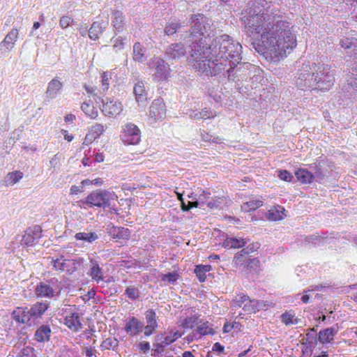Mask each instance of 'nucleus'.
Instances as JSON below:
<instances>
[{
  "mask_svg": "<svg viewBox=\"0 0 357 357\" xmlns=\"http://www.w3.org/2000/svg\"><path fill=\"white\" fill-rule=\"evenodd\" d=\"M241 20L249 35L261 33L252 43L255 50L266 59L277 62L296 46L294 26L279 10H266L257 1H249L242 13Z\"/></svg>",
  "mask_w": 357,
  "mask_h": 357,
  "instance_id": "nucleus-2",
  "label": "nucleus"
},
{
  "mask_svg": "<svg viewBox=\"0 0 357 357\" xmlns=\"http://www.w3.org/2000/svg\"><path fill=\"white\" fill-rule=\"evenodd\" d=\"M96 138L91 134L89 131L86 135L83 144L84 145H89L91 144L93 141H94Z\"/></svg>",
  "mask_w": 357,
  "mask_h": 357,
  "instance_id": "nucleus-64",
  "label": "nucleus"
},
{
  "mask_svg": "<svg viewBox=\"0 0 357 357\" xmlns=\"http://www.w3.org/2000/svg\"><path fill=\"white\" fill-rule=\"evenodd\" d=\"M124 329L130 336H137L142 332L144 333V322L135 317H131L126 323Z\"/></svg>",
  "mask_w": 357,
  "mask_h": 357,
  "instance_id": "nucleus-17",
  "label": "nucleus"
},
{
  "mask_svg": "<svg viewBox=\"0 0 357 357\" xmlns=\"http://www.w3.org/2000/svg\"><path fill=\"white\" fill-rule=\"evenodd\" d=\"M23 177V173L20 171H15L8 173L5 177V183L7 186L13 185L18 182Z\"/></svg>",
  "mask_w": 357,
  "mask_h": 357,
  "instance_id": "nucleus-35",
  "label": "nucleus"
},
{
  "mask_svg": "<svg viewBox=\"0 0 357 357\" xmlns=\"http://www.w3.org/2000/svg\"><path fill=\"white\" fill-rule=\"evenodd\" d=\"M75 238L77 241L92 243L99 238V236L94 231L78 232L75 235Z\"/></svg>",
  "mask_w": 357,
  "mask_h": 357,
  "instance_id": "nucleus-31",
  "label": "nucleus"
},
{
  "mask_svg": "<svg viewBox=\"0 0 357 357\" xmlns=\"http://www.w3.org/2000/svg\"><path fill=\"white\" fill-rule=\"evenodd\" d=\"M181 27V23L174 20L166 24L164 32L167 36H170L178 31Z\"/></svg>",
  "mask_w": 357,
  "mask_h": 357,
  "instance_id": "nucleus-36",
  "label": "nucleus"
},
{
  "mask_svg": "<svg viewBox=\"0 0 357 357\" xmlns=\"http://www.w3.org/2000/svg\"><path fill=\"white\" fill-rule=\"evenodd\" d=\"M126 40V38L119 36L116 38V40L114 41V47L119 50H122L124 47V45Z\"/></svg>",
  "mask_w": 357,
  "mask_h": 357,
  "instance_id": "nucleus-57",
  "label": "nucleus"
},
{
  "mask_svg": "<svg viewBox=\"0 0 357 357\" xmlns=\"http://www.w3.org/2000/svg\"><path fill=\"white\" fill-rule=\"evenodd\" d=\"M281 321L285 325L296 324H298V319H294V315L285 312L281 315Z\"/></svg>",
  "mask_w": 357,
  "mask_h": 357,
  "instance_id": "nucleus-46",
  "label": "nucleus"
},
{
  "mask_svg": "<svg viewBox=\"0 0 357 357\" xmlns=\"http://www.w3.org/2000/svg\"><path fill=\"white\" fill-rule=\"evenodd\" d=\"M260 266L261 263L258 258H249L243 266L250 272L257 273L260 271Z\"/></svg>",
  "mask_w": 357,
  "mask_h": 357,
  "instance_id": "nucleus-38",
  "label": "nucleus"
},
{
  "mask_svg": "<svg viewBox=\"0 0 357 357\" xmlns=\"http://www.w3.org/2000/svg\"><path fill=\"white\" fill-rule=\"evenodd\" d=\"M285 211V209L280 206H278L275 209L269 210L267 213V218L270 220L276 221L280 220L283 218L282 215L280 214L281 213Z\"/></svg>",
  "mask_w": 357,
  "mask_h": 357,
  "instance_id": "nucleus-39",
  "label": "nucleus"
},
{
  "mask_svg": "<svg viewBox=\"0 0 357 357\" xmlns=\"http://www.w3.org/2000/svg\"><path fill=\"white\" fill-rule=\"evenodd\" d=\"M51 264L56 271H59L61 272L63 271H67L70 273H72L76 270V267L75 266V261H73V266H70L68 262L63 261H59L56 260H52Z\"/></svg>",
  "mask_w": 357,
  "mask_h": 357,
  "instance_id": "nucleus-33",
  "label": "nucleus"
},
{
  "mask_svg": "<svg viewBox=\"0 0 357 357\" xmlns=\"http://www.w3.org/2000/svg\"><path fill=\"white\" fill-rule=\"evenodd\" d=\"M124 294L129 299L135 301L140 296V291L137 287L135 286H129L126 289Z\"/></svg>",
  "mask_w": 357,
  "mask_h": 357,
  "instance_id": "nucleus-43",
  "label": "nucleus"
},
{
  "mask_svg": "<svg viewBox=\"0 0 357 357\" xmlns=\"http://www.w3.org/2000/svg\"><path fill=\"white\" fill-rule=\"evenodd\" d=\"M81 109L91 119H96L98 116V110L93 105H91L88 102H83L81 105Z\"/></svg>",
  "mask_w": 357,
  "mask_h": 357,
  "instance_id": "nucleus-40",
  "label": "nucleus"
},
{
  "mask_svg": "<svg viewBox=\"0 0 357 357\" xmlns=\"http://www.w3.org/2000/svg\"><path fill=\"white\" fill-rule=\"evenodd\" d=\"M145 322L144 336L149 337L153 335L158 327V318L156 312L153 309H149L144 312Z\"/></svg>",
  "mask_w": 357,
  "mask_h": 357,
  "instance_id": "nucleus-12",
  "label": "nucleus"
},
{
  "mask_svg": "<svg viewBox=\"0 0 357 357\" xmlns=\"http://www.w3.org/2000/svg\"><path fill=\"white\" fill-rule=\"evenodd\" d=\"M111 24L116 33H121L126 30V17L121 11L117 10L112 11Z\"/></svg>",
  "mask_w": 357,
  "mask_h": 357,
  "instance_id": "nucleus-19",
  "label": "nucleus"
},
{
  "mask_svg": "<svg viewBox=\"0 0 357 357\" xmlns=\"http://www.w3.org/2000/svg\"><path fill=\"white\" fill-rule=\"evenodd\" d=\"M36 239V236H34L31 232L26 231L22 236L21 243L26 246H31Z\"/></svg>",
  "mask_w": 357,
  "mask_h": 357,
  "instance_id": "nucleus-47",
  "label": "nucleus"
},
{
  "mask_svg": "<svg viewBox=\"0 0 357 357\" xmlns=\"http://www.w3.org/2000/svg\"><path fill=\"white\" fill-rule=\"evenodd\" d=\"M35 349L31 347L23 348L20 353V357H36L34 353Z\"/></svg>",
  "mask_w": 357,
  "mask_h": 357,
  "instance_id": "nucleus-50",
  "label": "nucleus"
},
{
  "mask_svg": "<svg viewBox=\"0 0 357 357\" xmlns=\"http://www.w3.org/2000/svg\"><path fill=\"white\" fill-rule=\"evenodd\" d=\"M262 203H263V202L259 199L250 200V201L245 202L243 207L245 208V210H247V208H245V206H246L248 208V211H254V210L259 208L260 206H261Z\"/></svg>",
  "mask_w": 357,
  "mask_h": 357,
  "instance_id": "nucleus-48",
  "label": "nucleus"
},
{
  "mask_svg": "<svg viewBox=\"0 0 357 357\" xmlns=\"http://www.w3.org/2000/svg\"><path fill=\"white\" fill-rule=\"evenodd\" d=\"M315 86L314 89L326 91L335 82V70L327 64L317 65L313 63Z\"/></svg>",
  "mask_w": 357,
  "mask_h": 357,
  "instance_id": "nucleus-4",
  "label": "nucleus"
},
{
  "mask_svg": "<svg viewBox=\"0 0 357 357\" xmlns=\"http://www.w3.org/2000/svg\"><path fill=\"white\" fill-rule=\"evenodd\" d=\"M133 92L135 96L136 101L139 103H144L147 100V92L146 90L145 84L143 81H138L135 83L133 89Z\"/></svg>",
  "mask_w": 357,
  "mask_h": 357,
  "instance_id": "nucleus-25",
  "label": "nucleus"
},
{
  "mask_svg": "<svg viewBox=\"0 0 357 357\" xmlns=\"http://www.w3.org/2000/svg\"><path fill=\"white\" fill-rule=\"evenodd\" d=\"M176 341V338H172V335H167L165 337L159 335L155 337V342L153 343V349H152L151 356L153 357H160L165 351V348L171 343Z\"/></svg>",
  "mask_w": 357,
  "mask_h": 357,
  "instance_id": "nucleus-13",
  "label": "nucleus"
},
{
  "mask_svg": "<svg viewBox=\"0 0 357 357\" xmlns=\"http://www.w3.org/2000/svg\"><path fill=\"white\" fill-rule=\"evenodd\" d=\"M88 275L91 278L92 280L98 284L104 281L105 277L103 270L100 266L99 261L95 258H89V270Z\"/></svg>",
  "mask_w": 357,
  "mask_h": 357,
  "instance_id": "nucleus-18",
  "label": "nucleus"
},
{
  "mask_svg": "<svg viewBox=\"0 0 357 357\" xmlns=\"http://www.w3.org/2000/svg\"><path fill=\"white\" fill-rule=\"evenodd\" d=\"M28 231L31 232L34 236L36 237V239H39L41 237L42 229L39 225H35L33 228H29Z\"/></svg>",
  "mask_w": 357,
  "mask_h": 357,
  "instance_id": "nucleus-59",
  "label": "nucleus"
},
{
  "mask_svg": "<svg viewBox=\"0 0 357 357\" xmlns=\"http://www.w3.org/2000/svg\"><path fill=\"white\" fill-rule=\"evenodd\" d=\"M249 255L250 254L247 253L245 248H243L241 250L236 253V255H234L233 261L235 266H244V264L246 263V261H248V259L250 258L249 257Z\"/></svg>",
  "mask_w": 357,
  "mask_h": 357,
  "instance_id": "nucleus-34",
  "label": "nucleus"
},
{
  "mask_svg": "<svg viewBox=\"0 0 357 357\" xmlns=\"http://www.w3.org/2000/svg\"><path fill=\"white\" fill-rule=\"evenodd\" d=\"M225 347L219 342H215L212 347V351H215L218 354H222L224 352Z\"/></svg>",
  "mask_w": 357,
  "mask_h": 357,
  "instance_id": "nucleus-62",
  "label": "nucleus"
},
{
  "mask_svg": "<svg viewBox=\"0 0 357 357\" xmlns=\"http://www.w3.org/2000/svg\"><path fill=\"white\" fill-rule=\"evenodd\" d=\"M17 38L18 30L17 29H11L0 43V49L6 52H10L14 47Z\"/></svg>",
  "mask_w": 357,
  "mask_h": 357,
  "instance_id": "nucleus-22",
  "label": "nucleus"
},
{
  "mask_svg": "<svg viewBox=\"0 0 357 357\" xmlns=\"http://www.w3.org/2000/svg\"><path fill=\"white\" fill-rule=\"evenodd\" d=\"M222 236H225V239L222 243V246L225 248H243L250 241L249 238H245L243 237H234L228 236L227 234H222Z\"/></svg>",
  "mask_w": 357,
  "mask_h": 357,
  "instance_id": "nucleus-20",
  "label": "nucleus"
},
{
  "mask_svg": "<svg viewBox=\"0 0 357 357\" xmlns=\"http://www.w3.org/2000/svg\"><path fill=\"white\" fill-rule=\"evenodd\" d=\"M197 332L200 335H213L215 333L214 330L211 328V324H209L208 321H205L202 324H199L197 327Z\"/></svg>",
  "mask_w": 357,
  "mask_h": 357,
  "instance_id": "nucleus-42",
  "label": "nucleus"
},
{
  "mask_svg": "<svg viewBox=\"0 0 357 357\" xmlns=\"http://www.w3.org/2000/svg\"><path fill=\"white\" fill-rule=\"evenodd\" d=\"M73 19L69 15H63L61 17L59 25L62 29H66L73 23Z\"/></svg>",
  "mask_w": 357,
  "mask_h": 357,
  "instance_id": "nucleus-51",
  "label": "nucleus"
},
{
  "mask_svg": "<svg viewBox=\"0 0 357 357\" xmlns=\"http://www.w3.org/2000/svg\"><path fill=\"white\" fill-rule=\"evenodd\" d=\"M50 307L48 301H38L29 307H18L11 314L13 319L18 323L29 326L35 324Z\"/></svg>",
  "mask_w": 357,
  "mask_h": 357,
  "instance_id": "nucleus-3",
  "label": "nucleus"
},
{
  "mask_svg": "<svg viewBox=\"0 0 357 357\" xmlns=\"http://www.w3.org/2000/svg\"><path fill=\"white\" fill-rule=\"evenodd\" d=\"M326 238L327 237L326 236L317 235H310L308 236H305V245L312 247L320 246L325 243Z\"/></svg>",
  "mask_w": 357,
  "mask_h": 357,
  "instance_id": "nucleus-32",
  "label": "nucleus"
},
{
  "mask_svg": "<svg viewBox=\"0 0 357 357\" xmlns=\"http://www.w3.org/2000/svg\"><path fill=\"white\" fill-rule=\"evenodd\" d=\"M110 75L108 73H103L102 75V91H107L109 89V81L110 79Z\"/></svg>",
  "mask_w": 357,
  "mask_h": 357,
  "instance_id": "nucleus-56",
  "label": "nucleus"
},
{
  "mask_svg": "<svg viewBox=\"0 0 357 357\" xmlns=\"http://www.w3.org/2000/svg\"><path fill=\"white\" fill-rule=\"evenodd\" d=\"M310 167L313 171V174L316 181L323 183L328 178L329 171L324 167L320 162L318 164L311 165Z\"/></svg>",
  "mask_w": 357,
  "mask_h": 357,
  "instance_id": "nucleus-24",
  "label": "nucleus"
},
{
  "mask_svg": "<svg viewBox=\"0 0 357 357\" xmlns=\"http://www.w3.org/2000/svg\"><path fill=\"white\" fill-rule=\"evenodd\" d=\"M224 199L220 197H215L207 203V206L211 208H219L223 204Z\"/></svg>",
  "mask_w": 357,
  "mask_h": 357,
  "instance_id": "nucleus-52",
  "label": "nucleus"
},
{
  "mask_svg": "<svg viewBox=\"0 0 357 357\" xmlns=\"http://www.w3.org/2000/svg\"><path fill=\"white\" fill-rule=\"evenodd\" d=\"M202 139L205 142L212 141L213 142L217 143V142H218V141L220 140V138L218 137L212 138L211 135L205 132L204 131V133L202 132Z\"/></svg>",
  "mask_w": 357,
  "mask_h": 357,
  "instance_id": "nucleus-61",
  "label": "nucleus"
},
{
  "mask_svg": "<svg viewBox=\"0 0 357 357\" xmlns=\"http://www.w3.org/2000/svg\"><path fill=\"white\" fill-rule=\"evenodd\" d=\"M211 266L210 265H197L195 268V273L200 282L205 281L206 278V273L210 271Z\"/></svg>",
  "mask_w": 357,
  "mask_h": 357,
  "instance_id": "nucleus-37",
  "label": "nucleus"
},
{
  "mask_svg": "<svg viewBox=\"0 0 357 357\" xmlns=\"http://www.w3.org/2000/svg\"><path fill=\"white\" fill-rule=\"evenodd\" d=\"M106 233L113 239L117 241L118 240H128L130 236V231L129 229L123 227H117L112 224L106 227Z\"/></svg>",
  "mask_w": 357,
  "mask_h": 357,
  "instance_id": "nucleus-15",
  "label": "nucleus"
},
{
  "mask_svg": "<svg viewBox=\"0 0 357 357\" xmlns=\"http://www.w3.org/2000/svg\"><path fill=\"white\" fill-rule=\"evenodd\" d=\"M118 340L115 338H107L102 341L100 347L102 350L114 349L118 346Z\"/></svg>",
  "mask_w": 357,
  "mask_h": 357,
  "instance_id": "nucleus-44",
  "label": "nucleus"
},
{
  "mask_svg": "<svg viewBox=\"0 0 357 357\" xmlns=\"http://www.w3.org/2000/svg\"><path fill=\"white\" fill-rule=\"evenodd\" d=\"M116 199L117 196L114 192L97 190L91 192L84 199H81L80 202L87 208H110L111 202Z\"/></svg>",
  "mask_w": 357,
  "mask_h": 357,
  "instance_id": "nucleus-5",
  "label": "nucleus"
},
{
  "mask_svg": "<svg viewBox=\"0 0 357 357\" xmlns=\"http://www.w3.org/2000/svg\"><path fill=\"white\" fill-rule=\"evenodd\" d=\"M146 48L140 43H135L132 49V58L135 61L143 63L146 60Z\"/></svg>",
  "mask_w": 357,
  "mask_h": 357,
  "instance_id": "nucleus-27",
  "label": "nucleus"
},
{
  "mask_svg": "<svg viewBox=\"0 0 357 357\" xmlns=\"http://www.w3.org/2000/svg\"><path fill=\"white\" fill-rule=\"evenodd\" d=\"M108 26V22L107 21H98L94 22L89 30V36L91 40H96L99 38V36L102 34L106 28Z\"/></svg>",
  "mask_w": 357,
  "mask_h": 357,
  "instance_id": "nucleus-23",
  "label": "nucleus"
},
{
  "mask_svg": "<svg viewBox=\"0 0 357 357\" xmlns=\"http://www.w3.org/2000/svg\"><path fill=\"white\" fill-rule=\"evenodd\" d=\"M249 300V296L245 294L239 295L238 298L232 301V305L234 307H241L242 304Z\"/></svg>",
  "mask_w": 357,
  "mask_h": 357,
  "instance_id": "nucleus-53",
  "label": "nucleus"
},
{
  "mask_svg": "<svg viewBox=\"0 0 357 357\" xmlns=\"http://www.w3.org/2000/svg\"><path fill=\"white\" fill-rule=\"evenodd\" d=\"M295 176L298 181L304 184H310L314 179L313 173L306 169H298L296 171Z\"/></svg>",
  "mask_w": 357,
  "mask_h": 357,
  "instance_id": "nucleus-28",
  "label": "nucleus"
},
{
  "mask_svg": "<svg viewBox=\"0 0 357 357\" xmlns=\"http://www.w3.org/2000/svg\"><path fill=\"white\" fill-rule=\"evenodd\" d=\"M340 45L345 50L351 49L347 52V54L351 58L350 67L356 73L348 75L347 82L349 86L357 91V38L343 37L340 40Z\"/></svg>",
  "mask_w": 357,
  "mask_h": 357,
  "instance_id": "nucleus-6",
  "label": "nucleus"
},
{
  "mask_svg": "<svg viewBox=\"0 0 357 357\" xmlns=\"http://www.w3.org/2000/svg\"><path fill=\"white\" fill-rule=\"evenodd\" d=\"M63 87V83L57 77L52 79L47 85V90L45 94V99L48 101L55 98L58 93L61 91Z\"/></svg>",
  "mask_w": 357,
  "mask_h": 357,
  "instance_id": "nucleus-21",
  "label": "nucleus"
},
{
  "mask_svg": "<svg viewBox=\"0 0 357 357\" xmlns=\"http://www.w3.org/2000/svg\"><path fill=\"white\" fill-rule=\"evenodd\" d=\"M149 66L155 69V76L160 79H165L169 74V64L161 58H154L150 62Z\"/></svg>",
  "mask_w": 357,
  "mask_h": 357,
  "instance_id": "nucleus-14",
  "label": "nucleus"
},
{
  "mask_svg": "<svg viewBox=\"0 0 357 357\" xmlns=\"http://www.w3.org/2000/svg\"><path fill=\"white\" fill-rule=\"evenodd\" d=\"M102 112L105 116H114L119 114L122 110V105L121 102L114 101L107 97L102 98Z\"/></svg>",
  "mask_w": 357,
  "mask_h": 357,
  "instance_id": "nucleus-16",
  "label": "nucleus"
},
{
  "mask_svg": "<svg viewBox=\"0 0 357 357\" xmlns=\"http://www.w3.org/2000/svg\"><path fill=\"white\" fill-rule=\"evenodd\" d=\"M160 280L168 284H174L179 278V275L176 271L162 273L159 275Z\"/></svg>",
  "mask_w": 357,
  "mask_h": 357,
  "instance_id": "nucleus-41",
  "label": "nucleus"
},
{
  "mask_svg": "<svg viewBox=\"0 0 357 357\" xmlns=\"http://www.w3.org/2000/svg\"><path fill=\"white\" fill-rule=\"evenodd\" d=\"M260 247L259 243H252L249 245H248L246 247H244L245 250H246L247 253L250 254L255 251H257Z\"/></svg>",
  "mask_w": 357,
  "mask_h": 357,
  "instance_id": "nucleus-60",
  "label": "nucleus"
},
{
  "mask_svg": "<svg viewBox=\"0 0 357 357\" xmlns=\"http://www.w3.org/2000/svg\"><path fill=\"white\" fill-rule=\"evenodd\" d=\"M138 348L140 350V351H142L143 354H146L149 351V350L151 349V346H150V344L149 342L142 341L139 343Z\"/></svg>",
  "mask_w": 357,
  "mask_h": 357,
  "instance_id": "nucleus-58",
  "label": "nucleus"
},
{
  "mask_svg": "<svg viewBox=\"0 0 357 357\" xmlns=\"http://www.w3.org/2000/svg\"><path fill=\"white\" fill-rule=\"evenodd\" d=\"M121 139L125 144H137L141 140L140 130L136 125L132 123H127L123 126Z\"/></svg>",
  "mask_w": 357,
  "mask_h": 357,
  "instance_id": "nucleus-9",
  "label": "nucleus"
},
{
  "mask_svg": "<svg viewBox=\"0 0 357 357\" xmlns=\"http://www.w3.org/2000/svg\"><path fill=\"white\" fill-rule=\"evenodd\" d=\"M51 329L47 325L40 326L35 333V339L38 342H45L50 340Z\"/></svg>",
  "mask_w": 357,
  "mask_h": 357,
  "instance_id": "nucleus-30",
  "label": "nucleus"
},
{
  "mask_svg": "<svg viewBox=\"0 0 357 357\" xmlns=\"http://www.w3.org/2000/svg\"><path fill=\"white\" fill-rule=\"evenodd\" d=\"M206 193H205V191H202V192L199 195L198 198L197 199H195V201H191V202H189V204L192 208H197V207H201L204 205V199H202V196L203 195H205Z\"/></svg>",
  "mask_w": 357,
  "mask_h": 357,
  "instance_id": "nucleus-54",
  "label": "nucleus"
},
{
  "mask_svg": "<svg viewBox=\"0 0 357 357\" xmlns=\"http://www.w3.org/2000/svg\"><path fill=\"white\" fill-rule=\"evenodd\" d=\"M105 131V127L103 125L97 123L92 126L89 130V132L97 139Z\"/></svg>",
  "mask_w": 357,
  "mask_h": 357,
  "instance_id": "nucleus-49",
  "label": "nucleus"
},
{
  "mask_svg": "<svg viewBox=\"0 0 357 357\" xmlns=\"http://www.w3.org/2000/svg\"><path fill=\"white\" fill-rule=\"evenodd\" d=\"M198 319L199 317L197 316L186 317L182 321L181 326L185 328H192L195 324L199 323Z\"/></svg>",
  "mask_w": 357,
  "mask_h": 357,
  "instance_id": "nucleus-45",
  "label": "nucleus"
},
{
  "mask_svg": "<svg viewBox=\"0 0 357 357\" xmlns=\"http://www.w3.org/2000/svg\"><path fill=\"white\" fill-rule=\"evenodd\" d=\"M337 333V330L335 327L321 330L318 333V340L322 344L330 343Z\"/></svg>",
  "mask_w": 357,
  "mask_h": 357,
  "instance_id": "nucleus-26",
  "label": "nucleus"
},
{
  "mask_svg": "<svg viewBox=\"0 0 357 357\" xmlns=\"http://www.w3.org/2000/svg\"><path fill=\"white\" fill-rule=\"evenodd\" d=\"M296 84L301 90L314 89L315 80L313 63H303L295 77Z\"/></svg>",
  "mask_w": 357,
  "mask_h": 357,
  "instance_id": "nucleus-7",
  "label": "nucleus"
},
{
  "mask_svg": "<svg viewBox=\"0 0 357 357\" xmlns=\"http://www.w3.org/2000/svg\"><path fill=\"white\" fill-rule=\"evenodd\" d=\"M166 106L162 98L155 99L149 108V119L152 123L163 119L166 116Z\"/></svg>",
  "mask_w": 357,
  "mask_h": 357,
  "instance_id": "nucleus-11",
  "label": "nucleus"
},
{
  "mask_svg": "<svg viewBox=\"0 0 357 357\" xmlns=\"http://www.w3.org/2000/svg\"><path fill=\"white\" fill-rule=\"evenodd\" d=\"M199 14V13L191 15L190 21H189L190 24V29L189 32L186 31L184 33L181 35V39L183 41L184 44L182 43L181 42H179V43H172L167 47L166 50H165V56L168 60H177V59H179L180 58L184 56L187 52L186 49L185 47V45H186L187 47L188 48L189 62L191 63V65L193 67L192 61L190 60V51L191 50H190V47L185 43L183 37L184 36H185L187 34L188 35L191 33L192 17L195 15H198Z\"/></svg>",
  "mask_w": 357,
  "mask_h": 357,
  "instance_id": "nucleus-8",
  "label": "nucleus"
},
{
  "mask_svg": "<svg viewBox=\"0 0 357 357\" xmlns=\"http://www.w3.org/2000/svg\"><path fill=\"white\" fill-rule=\"evenodd\" d=\"M306 342L305 344L306 345L307 349H310V351L316 347L318 340V333H317V329L315 328H311L308 330V332L306 333Z\"/></svg>",
  "mask_w": 357,
  "mask_h": 357,
  "instance_id": "nucleus-29",
  "label": "nucleus"
},
{
  "mask_svg": "<svg viewBox=\"0 0 357 357\" xmlns=\"http://www.w3.org/2000/svg\"><path fill=\"white\" fill-rule=\"evenodd\" d=\"M249 302L251 304V310H254L255 312L256 310H259V308H261V303L259 301L257 300H250L249 298Z\"/></svg>",
  "mask_w": 357,
  "mask_h": 357,
  "instance_id": "nucleus-63",
  "label": "nucleus"
},
{
  "mask_svg": "<svg viewBox=\"0 0 357 357\" xmlns=\"http://www.w3.org/2000/svg\"><path fill=\"white\" fill-rule=\"evenodd\" d=\"M215 34L211 20L203 14L192 17L191 33L183 38L191 50L193 68L208 77L222 76L229 81L246 79L253 66L241 61V45L227 34L215 37L208 44L206 39Z\"/></svg>",
  "mask_w": 357,
  "mask_h": 357,
  "instance_id": "nucleus-1",
  "label": "nucleus"
},
{
  "mask_svg": "<svg viewBox=\"0 0 357 357\" xmlns=\"http://www.w3.org/2000/svg\"><path fill=\"white\" fill-rule=\"evenodd\" d=\"M278 177L283 181H291L293 178V176L287 170H279L278 171Z\"/></svg>",
  "mask_w": 357,
  "mask_h": 357,
  "instance_id": "nucleus-55",
  "label": "nucleus"
},
{
  "mask_svg": "<svg viewBox=\"0 0 357 357\" xmlns=\"http://www.w3.org/2000/svg\"><path fill=\"white\" fill-rule=\"evenodd\" d=\"M59 282L56 278H52L50 280L49 284L45 282H40L36 287L35 291L38 297H45L52 298L59 295V291H56V287Z\"/></svg>",
  "mask_w": 357,
  "mask_h": 357,
  "instance_id": "nucleus-10",
  "label": "nucleus"
}]
</instances>
